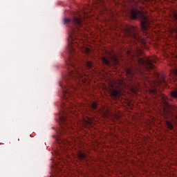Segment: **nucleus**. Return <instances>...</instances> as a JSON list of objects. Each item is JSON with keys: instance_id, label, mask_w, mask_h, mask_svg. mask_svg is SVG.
Instances as JSON below:
<instances>
[{"instance_id": "nucleus-7", "label": "nucleus", "mask_w": 177, "mask_h": 177, "mask_svg": "<svg viewBox=\"0 0 177 177\" xmlns=\"http://www.w3.org/2000/svg\"><path fill=\"white\" fill-rule=\"evenodd\" d=\"M73 23L75 24V28H73L74 32H77V31H82V29H81V26H82V18L74 17Z\"/></svg>"}, {"instance_id": "nucleus-26", "label": "nucleus", "mask_w": 177, "mask_h": 177, "mask_svg": "<svg viewBox=\"0 0 177 177\" xmlns=\"http://www.w3.org/2000/svg\"><path fill=\"white\" fill-rule=\"evenodd\" d=\"M115 118L116 120H118V118H120V115H115Z\"/></svg>"}, {"instance_id": "nucleus-12", "label": "nucleus", "mask_w": 177, "mask_h": 177, "mask_svg": "<svg viewBox=\"0 0 177 177\" xmlns=\"http://www.w3.org/2000/svg\"><path fill=\"white\" fill-rule=\"evenodd\" d=\"M77 157L80 160H82V161H86L88 155L85 152H82V151H80L78 152Z\"/></svg>"}, {"instance_id": "nucleus-2", "label": "nucleus", "mask_w": 177, "mask_h": 177, "mask_svg": "<svg viewBox=\"0 0 177 177\" xmlns=\"http://www.w3.org/2000/svg\"><path fill=\"white\" fill-rule=\"evenodd\" d=\"M131 18L133 20H136V19H140L142 20L141 21V27H142V30L144 32H146V31H148V30H150L151 28V22L147 20V17L145 15L142 11H140L139 10L134 9L131 12Z\"/></svg>"}, {"instance_id": "nucleus-19", "label": "nucleus", "mask_w": 177, "mask_h": 177, "mask_svg": "<svg viewBox=\"0 0 177 177\" xmlns=\"http://www.w3.org/2000/svg\"><path fill=\"white\" fill-rule=\"evenodd\" d=\"M111 62L113 63V64H117L118 61H117V57L114 55H111Z\"/></svg>"}, {"instance_id": "nucleus-21", "label": "nucleus", "mask_w": 177, "mask_h": 177, "mask_svg": "<svg viewBox=\"0 0 177 177\" xmlns=\"http://www.w3.org/2000/svg\"><path fill=\"white\" fill-rule=\"evenodd\" d=\"M82 52H84L85 53H89V52H91V49H89V48H84L82 50Z\"/></svg>"}, {"instance_id": "nucleus-24", "label": "nucleus", "mask_w": 177, "mask_h": 177, "mask_svg": "<svg viewBox=\"0 0 177 177\" xmlns=\"http://www.w3.org/2000/svg\"><path fill=\"white\" fill-rule=\"evenodd\" d=\"M136 53L138 55H142L143 53V52L142 51V50L139 49V48H137L136 49Z\"/></svg>"}, {"instance_id": "nucleus-17", "label": "nucleus", "mask_w": 177, "mask_h": 177, "mask_svg": "<svg viewBox=\"0 0 177 177\" xmlns=\"http://www.w3.org/2000/svg\"><path fill=\"white\" fill-rule=\"evenodd\" d=\"M166 125L168 129H174V124L171 121L166 120Z\"/></svg>"}, {"instance_id": "nucleus-27", "label": "nucleus", "mask_w": 177, "mask_h": 177, "mask_svg": "<svg viewBox=\"0 0 177 177\" xmlns=\"http://www.w3.org/2000/svg\"><path fill=\"white\" fill-rule=\"evenodd\" d=\"M68 21H70V19H65V23H68Z\"/></svg>"}, {"instance_id": "nucleus-30", "label": "nucleus", "mask_w": 177, "mask_h": 177, "mask_svg": "<svg viewBox=\"0 0 177 177\" xmlns=\"http://www.w3.org/2000/svg\"><path fill=\"white\" fill-rule=\"evenodd\" d=\"M147 2H149V1H150V0H145Z\"/></svg>"}, {"instance_id": "nucleus-16", "label": "nucleus", "mask_w": 177, "mask_h": 177, "mask_svg": "<svg viewBox=\"0 0 177 177\" xmlns=\"http://www.w3.org/2000/svg\"><path fill=\"white\" fill-rule=\"evenodd\" d=\"M171 77L173 78V80H177V69L173 70L171 72Z\"/></svg>"}, {"instance_id": "nucleus-6", "label": "nucleus", "mask_w": 177, "mask_h": 177, "mask_svg": "<svg viewBox=\"0 0 177 177\" xmlns=\"http://www.w3.org/2000/svg\"><path fill=\"white\" fill-rule=\"evenodd\" d=\"M71 75L72 77H76L77 79H81V78H84L85 80H86V78H88V76L85 75V73H84V70H82V68H78V69H75V71H72L71 72Z\"/></svg>"}, {"instance_id": "nucleus-20", "label": "nucleus", "mask_w": 177, "mask_h": 177, "mask_svg": "<svg viewBox=\"0 0 177 177\" xmlns=\"http://www.w3.org/2000/svg\"><path fill=\"white\" fill-rule=\"evenodd\" d=\"M91 109H92V110H96V109H97V103L93 102L91 104Z\"/></svg>"}, {"instance_id": "nucleus-3", "label": "nucleus", "mask_w": 177, "mask_h": 177, "mask_svg": "<svg viewBox=\"0 0 177 177\" xmlns=\"http://www.w3.org/2000/svg\"><path fill=\"white\" fill-rule=\"evenodd\" d=\"M124 36L126 37H132L136 39V41H138V42H140L142 44V45L146 44V39L142 38L139 35V32L138 31V28H135L133 26H130L124 30Z\"/></svg>"}, {"instance_id": "nucleus-1", "label": "nucleus", "mask_w": 177, "mask_h": 177, "mask_svg": "<svg viewBox=\"0 0 177 177\" xmlns=\"http://www.w3.org/2000/svg\"><path fill=\"white\" fill-rule=\"evenodd\" d=\"M153 63H157V58L156 57H150L140 58L138 60V64L140 68L135 69L133 68H129L127 70V75L130 80V86L133 88V81L135 80V74H141L142 68L146 70H153L154 68V64Z\"/></svg>"}, {"instance_id": "nucleus-13", "label": "nucleus", "mask_w": 177, "mask_h": 177, "mask_svg": "<svg viewBox=\"0 0 177 177\" xmlns=\"http://www.w3.org/2000/svg\"><path fill=\"white\" fill-rule=\"evenodd\" d=\"M69 41H71V48H72L73 49H74V48H75V46H78V44L80 42V40L78 39H73V37H71L69 39Z\"/></svg>"}, {"instance_id": "nucleus-31", "label": "nucleus", "mask_w": 177, "mask_h": 177, "mask_svg": "<svg viewBox=\"0 0 177 177\" xmlns=\"http://www.w3.org/2000/svg\"><path fill=\"white\" fill-rule=\"evenodd\" d=\"M134 1V2H136V0H133Z\"/></svg>"}, {"instance_id": "nucleus-23", "label": "nucleus", "mask_w": 177, "mask_h": 177, "mask_svg": "<svg viewBox=\"0 0 177 177\" xmlns=\"http://www.w3.org/2000/svg\"><path fill=\"white\" fill-rule=\"evenodd\" d=\"M86 67L88 68H92V63L91 62H87Z\"/></svg>"}, {"instance_id": "nucleus-28", "label": "nucleus", "mask_w": 177, "mask_h": 177, "mask_svg": "<svg viewBox=\"0 0 177 177\" xmlns=\"http://www.w3.org/2000/svg\"><path fill=\"white\" fill-rule=\"evenodd\" d=\"M127 55H131V51L128 50L127 51Z\"/></svg>"}, {"instance_id": "nucleus-9", "label": "nucleus", "mask_w": 177, "mask_h": 177, "mask_svg": "<svg viewBox=\"0 0 177 177\" xmlns=\"http://www.w3.org/2000/svg\"><path fill=\"white\" fill-rule=\"evenodd\" d=\"M149 93L156 95L157 93V86H158V83H157V82H149Z\"/></svg>"}, {"instance_id": "nucleus-29", "label": "nucleus", "mask_w": 177, "mask_h": 177, "mask_svg": "<svg viewBox=\"0 0 177 177\" xmlns=\"http://www.w3.org/2000/svg\"><path fill=\"white\" fill-rule=\"evenodd\" d=\"M176 30L175 29H172L171 30V32H175Z\"/></svg>"}, {"instance_id": "nucleus-14", "label": "nucleus", "mask_w": 177, "mask_h": 177, "mask_svg": "<svg viewBox=\"0 0 177 177\" xmlns=\"http://www.w3.org/2000/svg\"><path fill=\"white\" fill-rule=\"evenodd\" d=\"M161 98L163 106H165V107H169V104L168 103V98L167 97V96L162 95L161 96Z\"/></svg>"}, {"instance_id": "nucleus-18", "label": "nucleus", "mask_w": 177, "mask_h": 177, "mask_svg": "<svg viewBox=\"0 0 177 177\" xmlns=\"http://www.w3.org/2000/svg\"><path fill=\"white\" fill-rule=\"evenodd\" d=\"M171 19L177 24V12H173Z\"/></svg>"}, {"instance_id": "nucleus-15", "label": "nucleus", "mask_w": 177, "mask_h": 177, "mask_svg": "<svg viewBox=\"0 0 177 177\" xmlns=\"http://www.w3.org/2000/svg\"><path fill=\"white\" fill-rule=\"evenodd\" d=\"M102 62H103L106 66H109V67H111V63L110 62V59H107V57H102Z\"/></svg>"}, {"instance_id": "nucleus-5", "label": "nucleus", "mask_w": 177, "mask_h": 177, "mask_svg": "<svg viewBox=\"0 0 177 177\" xmlns=\"http://www.w3.org/2000/svg\"><path fill=\"white\" fill-rule=\"evenodd\" d=\"M109 86H111V88H109L111 96H113V97H117L120 95V93H121V89L120 88V86H118L115 84V82L110 83Z\"/></svg>"}, {"instance_id": "nucleus-10", "label": "nucleus", "mask_w": 177, "mask_h": 177, "mask_svg": "<svg viewBox=\"0 0 177 177\" xmlns=\"http://www.w3.org/2000/svg\"><path fill=\"white\" fill-rule=\"evenodd\" d=\"M98 113H100V114H101L104 118H109V117H110V110L109 108L100 109Z\"/></svg>"}, {"instance_id": "nucleus-4", "label": "nucleus", "mask_w": 177, "mask_h": 177, "mask_svg": "<svg viewBox=\"0 0 177 177\" xmlns=\"http://www.w3.org/2000/svg\"><path fill=\"white\" fill-rule=\"evenodd\" d=\"M60 124L61 127L64 128V129H70L71 128V117L68 114H65L60 118Z\"/></svg>"}, {"instance_id": "nucleus-8", "label": "nucleus", "mask_w": 177, "mask_h": 177, "mask_svg": "<svg viewBox=\"0 0 177 177\" xmlns=\"http://www.w3.org/2000/svg\"><path fill=\"white\" fill-rule=\"evenodd\" d=\"M163 117L165 120H171V121H174V114L169 109H167V108H164Z\"/></svg>"}, {"instance_id": "nucleus-22", "label": "nucleus", "mask_w": 177, "mask_h": 177, "mask_svg": "<svg viewBox=\"0 0 177 177\" xmlns=\"http://www.w3.org/2000/svg\"><path fill=\"white\" fill-rule=\"evenodd\" d=\"M61 143H62V146H65V147L67 146V145H68V142L66 140H62Z\"/></svg>"}, {"instance_id": "nucleus-11", "label": "nucleus", "mask_w": 177, "mask_h": 177, "mask_svg": "<svg viewBox=\"0 0 177 177\" xmlns=\"http://www.w3.org/2000/svg\"><path fill=\"white\" fill-rule=\"evenodd\" d=\"M92 122H93L92 118L87 117L86 119L83 120L82 124L83 127L88 128L89 125H92Z\"/></svg>"}, {"instance_id": "nucleus-25", "label": "nucleus", "mask_w": 177, "mask_h": 177, "mask_svg": "<svg viewBox=\"0 0 177 177\" xmlns=\"http://www.w3.org/2000/svg\"><path fill=\"white\" fill-rule=\"evenodd\" d=\"M66 64H70L71 66H73V64H71V62H67Z\"/></svg>"}]
</instances>
